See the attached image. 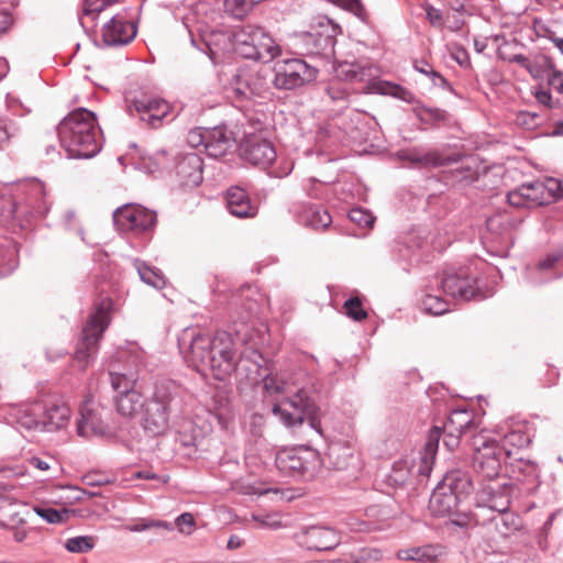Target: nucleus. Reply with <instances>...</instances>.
Wrapping results in <instances>:
<instances>
[{
  "mask_svg": "<svg viewBox=\"0 0 563 563\" xmlns=\"http://www.w3.org/2000/svg\"><path fill=\"white\" fill-rule=\"evenodd\" d=\"M264 388L271 394H290L289 397L275 404L272 411L274 416L286 427H295L308 421L310 428L321 434L318 407L306 385H299L297 380L288 382L272 374L264 377Z\"/></svg>",
  "mask_w": 563,
  "mask_h": 563,
  "instance_id": "1",
  "label": "nucleus"
},
{
  "mask_svg": "<svg viewBox=\"0 0 563 563\" xmlns=\"http://www.w3.org/2000/svg\"><path fill=\"white\" fill-rule=\"evenodd\" d=\"M233 332L234 336L227 331H218L213 335L210 372L218 380H224L235 371L239 361L235 347L238 342L250 345L249 349L241 352L242 357L250 358L257 367H261L264 361L258 350L263 340L260 343L256 342L246 323H241V327L236 324Z\"/></svg>",
  "mask_w": 563,
  "mask_h": 563,
  "instance_id": "2",
  "label": "nucleus"
},
{
  "mask_svg": "<svg viewBox=\"0 0 563 563\" xmlns=\"http://www.w3.org/2000/svg\"><path fill=\"white\" fill-rule=\"evenodd\" d=\"M60 146L69 158H91L101 150V131L96 114L78 108L57 126Z\"/></svg>",
  "mask_w": 563,
  "mask_h": 563,
  "instance_id": "3",
  "label": "nucleus"
},
{
  "mask_svg": "<svg viewBox=\"0 0 563 563\" xmlns=\"http://www.w3.org/2000/svg\"><path fill=\"white\" fill-rule=\"evenodd\" d=\"M69 406L58 398H42L10 408L9 421L26 431L54 432L65 428L70 420Z\"/></svg>",
  "mask_w": 563,
  "mask_h": 563,
  "instance_id": "4",
  "label": "nucleus"
},
{
  "mask_svg": "<svg viewBox=\"0 0 563 563\" xmlns=\"http://www.w3.org/2000/svg\"><path fill=\"white\" fill-rule=\"evenodd\" d=\"M186 415L178 388L172 383L159 384L145 401L142 427L153 437L161 435L170 427H177Z\"/></svg>",
  "mask_w": 563,
  "mask_h": 563,
  "instance_id": "5",
  "label": "nucleus"
},
{
  "mask_svg": "<svg viewBox=\"0 0 563 563\" xmlns=\"http://www.w3.org/2000/svg\"><path fill=\"white\" fill-rule=\"evenodd\" d=\"M235 52L244 58L269 63L282 54L272 35L257 25H242L232 32Z\"/></svg>",
  "mask_w": 563,
  "mask_h": 563,
  "instance_id": "6",
  "label": "nucleus"
},
{
  "mask_svg": "<svg viewBox=\"0 0 563 563\" xmlns=\"http://www.w3.org/2000/svg\"><path fill=\"white\" fill-rule=\"evenodd\" d=\"M240 151L244 161L266 169L272 177H286L294 168L292 161L278 158L273 143L255 133H245Z\"/></svg>",
  "mask_w": 563,
  "mask_h": 563,
  "instance_id": "7",
  "label": "nucleus"
},
{
  "mask_svg": "<svg viewBox=\"0 0 563 563\" xmlns=\"http://www.w3.org/2000/svg\"><path fill=\"white\" fill-rule=\"evenodd\" d=\"M112 305L110 298L101 299L82 329L75 351V362L80 369H86L98 353L99 342L110 323Z\"/></svg>",
  "mask_w": 563,
  "mask_h": 563,
  "instance_id": "8",
  "label": "nucleus"
},
{
  "mask_svg": "<svg viewBox=\"0 0 563 563\" xmlns=\"http://www.w3.org/2000/svg\"><path fill=\"white\" fill-rule=\"evenodd\" d=\"M48 209L44 184L30 179L18 186L10 214L21 228H26L34 219L44 217Z\"/></svg>",
  "mask_w": 563,
  "mask_h": 563,
  "instance_id": "9",
  "label": "nucleus"
},
{
  "mask_svg": "<svg viewBox=\"0 0 563 563\" xmlns=\"http://www.w3.org/2000/svg\"><path fill=\"white\" fill-rule=\"evenodd\" d=\"M472 467L483 479H495L499 476L507 455L499 445L493 432L482 430L472 438Z\"/></svg>",
  "mask_w": 563,
  "mask_h": 563,
  "instance_id": "10",
  "label": "nucleus"
},
{
  "mask_svg": "<svg viewBox=\"0 0 563 563\" xmlns=\"http://www.w3.org/2000/svg\"><path fill=\"white\" fill-rule=\"evenodd\" d=\"M277 468L298 479H313L322 468L320 453L309 446L284 449L276 454Z\"/></svg>",
  "mask_w": 563,
  "mask_h": 563,
  "instance_id": "11",
  "label": "nucleus"
},
{
  "mask_svg": "<svg viewBox=\"0 0 563 563\" xmlns=\"http://www.w3.org/2000/svg\"><path fill=\"white\" fill-rule=\"evenodd\" d=\"M563 196L562 181L548 178L522 184L507 196L508 202L517 208H536L551 203Z\"/></svg>",
  "mask_w": 563,
  "mask_h": 563,
  "instance_id": "12",
  "label": "nucleus"
},
{
  "mask_svg": "<svg viewBox=\"0 0 563 563\" xmlns=\"http://www.w3.org/2000/svg\"><path fill=\"white\" fill-rule=\"evenodd\" d=\"M213 335L202 331L198 327H189L183 330L178 338V347L184 360L197 372L210 371Z\"/></svg>",
  "mask_w": 563,
  "mask_h": 563,
  "instance_id": "13",
  "label": "nucleus"
},
{
  "mask_svg": "<svg viewBox=\"0 0 563 563\" xmlns=\"http://www.w3.org/2000/svg\"><path fill=\"white\" fill-rule=\"evenodd\" d=\"M471 488V482L462 478L459 472L446 474L443 481L433 489L429 509L438 517H444L454 512L463 494H467Z\"/></svg>",
  "mask_w": 563,
  "mask_h": 563,
  "instance_id": "14",
  "label": "nucleus"
},
{
  "mask_svg": "<svg viewBox=\"0 0 563 563\" xmlns=\"http://www.w3.org/2000/svg\"><path fill=\"white\" fill-rule=\"evenodd\" d=\"M435 286L453 299L459 300H483L489 296L482 289L479 280L472 275L467 268H460L456 272H448L441 278L435 277Z\"/></svg>",
  "mask_w": 563,
  "mask_h": 563,
  "instance_id": "15",
  "label": "nucleus"
},
{
  "mask_svg": "<svg viewBox=\"0 0 563 563\" xmlns=\"http://www.w3.org/2000/svg\"><path fill=\"white\" fill-rule=\"evenodd\" d=\"M431 471L428 462L412 451L393 463L386 483L394 487L415 486L428 479Z\"/></svg>",
  "mask_w": 563,
  "mask_h": 563,
  "instance_id": "16",
  "label": "nucleus"
},
{
  "mask_svg": "<svg viewBox=\"0 0 563 563\" xmlns=\"http://www.w3.org/2000/svg\"><path fill=\"white\" fill-rule=\"evenodd\" d=\"M113 223L120 233L139 235L153 231L156 213L141 205L126 203L113 212Z\"/></svg>",
  "mask_w": 563,
  "mask_h": 563,
  "instance_id": "17",
  "label": "nucleus"
},
{
  "mask_svg": "<svg viewBox=\"0 0 563 563\" xmlns=\"http://www.w3.org/2000/svg\"><path fill=\"white\" fill-rule=\"evenodd\" d=\"M273 84L277 89L291 90L313 81L318 76L317 68L303 59L290 58L277 62L274 66Z\"/></svg>",
  "mask_w": 563,
  "mask_h": 563,
  "instance_id": "18",
  "label": "nucleus"
},
{
  "mask_svg": "<svg viewBox=\"0 0 563 563\" xmlns=\"http://www.w3.org/2000/svg\"><path fill=\"white\" fill-rule=\"evenodd\" d=\"M144 365V352L136 344L121 347L115 353L114 362L109 365L110 380L113 377H132L136 382L140 369Z\"/></svg>",
  "mask_w": 563,
  "mask_h": 563,
  "instance_id": "19",
  "label": "nucleus"
},
{
  "mask_svg": "<svg viewBox=\"0 0 563 563\" xmlns=\"http://www.w3.org/2000/svg\"><path fill=\"white\" fill-rule=\"evenodd\" d=\"M129 112L132 115L136 113L140 120L147 122L150 126L158 128L169 115L170 106L162 98L144 95L130 101Z\"/></svg>",
  "mask_w": 563,
  "mask_h": 563,
  "instance_id": "20",
  "label": "nucleus"
},
{
  "mask_svg": "<svg viewBox=\"0 0 563 563\" xmlns=\"http://www.w3.org/2000/svg\"><path fill=\"white\" fill-rule=\"evenodd\" d=\"M132 377L122 378L113 377L111 386L115 393L114 402L117 410L120 415L130 417L144 407L145 402L142 400V395L134 389Z\"/></svg>",
  "mask_w": 563,
  "mask_h": 563,
  "instance_id": "21",
  "label": "nucleus"
},
{
  "mask_svg": "<svg viewBox=\"0 0 563 563\" xmlns=\"http://www.w3.org/2000/svg\"><path fill=\"white\" fill-rule=\"evenodd\" d=\"M298 543L308 550L329 551L341 542V533L327 526H311L296 534Z\"/></svg>",
  "mask_w": 563,
  "mask_h": 563,
  "instance_id": "22",
  "label": "nucleus"
},
{
  "mask_svg": "<svg viewBox=\"0 0 563 563\" xmlns=\"http://www.w3.org/2000/svg\"><path fill=\"white\" fill-rule=\"evenodd\" d=\"M518 224L519 221L506 211L495 213L487 219L488 239L499 245L503 255H506L514 244V230Z\"/></svg>",
  "mask_w": 563,
  "mask_h": 563,
  "instance_id": "23",
  "label": "nucleus"
},
{
  "mask_svg": "<svg viewBox=\"0 0 563 563\" xmlns=\"http://www.w3.org/2000/svg\"><path fill=\"white\" fill-rule=\"evenodd\" d=\"M497 440L503 442L500 446L508 459H511L514 449L527 448L531 442L532 434L526 421H510L499 426L493 433Z\"/></svg>",
  "mask_w": 563,
  "mask_h": 563,
  "instance_id": "24",
  "label": "nucleus"
},
{
  "mask_svg": "<svg viewBox=\"0 0 563 563\" xmlns=\"http://www.w3.org/2000/svg\"><path fill=\"white\" fill-rule=\"evenodd\" d=\"M109 431L108 424L102 419V412L92 399L87 398L79 409L77 420V433L84 438L101 437Z\"/></svg>",
  "mask_w": 563,
  "mask_h": 563,
  "instance_id": "25",
  "label": "nucleus"
},
{
  "mask_svg": "<svg viewBox=\"0 0 563 563\" xmlns=\"http://www.w3.org/2000/svg\"><path fill=\"white\" fill-rule=\"evenodd\" d=\"M335 76L349 82L366 84L368 91L377 92L379 76L378 68L373 64L341 63L335 68Z\"/></svg>",
  "mask_w": 563,
  "mask_h": 563,
  "instance_id": "26",
  "label": "nucleus"
},
{
  "mask_svg": "<svg viewBox=\"0 0 563 563\" xmlns=\"http://www.w3.org/2000/svg\"><path fill=\"white\" fill-rule=\"evenodd\" d=\"M136 36V25L122 14H115L102 27V41L107 46H123Z\"/></svg>",
  "mask_w": 563,
  "mask_h": 563,
  "instance_id": "27",
  "label": "nucleus"
},
{
  "mask_svg": "<svg viewBox=\"0 0 563 563\" xmlns=\"http://www.w3.org/2000/svg\"><path fill=\"white\" fill-rule=\"evenodd\" d=\"M398 156L411 167L417 168L440 167L457 162L455 157L445 156L438 150H424L422 147L402 150Z\"/></svg>",
  "mask_w": 563,
  "mask_h": 563,
  "instance_id": "28",
  "label": "nucleus"
},
{
  "mask_svg": "<svg viewBox=\"0 0 563 563\" xmlns=\"http://www.w3.org/2000/svg\"><path fill=\"white\" fill-rule=\"evenodd\" d=\"M538 544L542 550L561 551L563 548V512H552L537 536Z\"/></svg>",
  "mask_w": 563,
  "mask_h": 563,
  "instance_id": "29",
  "label": "nucleus"
},
{
  "mask_svg": "<svg viewBox=\"0 0 563 563\" xmlns=\"http://www.w3.org/2000/svg\"><path fill=\"white\" fill-rule=\"evenodd\" d=\"M175 170L181 186L196 187L202 181V158L197 153L183 154Z\"/></svg>",
  "mask_w": 563,
  "mask_h": 563,
  "instance_id": "30",
  "label": "nucleus"
},
{
  "mask_svg": "<svg viewBox=\"0 0 563 563\" xmlns=\"http://www.w3.org/2000/svg\"><path fill=\"white\" fill-rule=\"evenodd\" d=\"M234 145L231 131L225 125L208 128L205 134V152L208 156L218 158L225 155Z\"/></svg>",
  "mask_w": 563,
  "mask_h": 563,
  "instance_id": "31",
  "label": "nucleus"
},
{
  "mask_svg": "<svg viewBox=\"0 0 563 563\" xmlns=\"http://www.w3.org/2000/svg\"><path fill=\"white\" fill-rule=\"evenodd\" d=\"M563 258L560 253L549 254L533 268L528 269V279L532 284L550 282L563 275Z\"/></svg>",
  "mask_w": 563,
  "mask_h": 563,
  "instance_id": "32",
  "label": "nucleus"
},
{
  "mask_svg": "<svg viewBox=\"0 0 563 563\" xmlns=\"http://www.w3.org/2000/svg\"><path fill=\"white\" fill-rule=\"evenodd\" d=\"M335 40L330 34L307 32L298 36V45L306 55H328L333 52Z\"/></svg>",
  "mask_w": 563,
  "mask_h": 563,
  "instance_id": "33",
  "label": "nucleus"
},
{
  "mask_svg": "<svg viewBox=\"0 0 563 563\" xmlns=\"http://www.w3.org/2000/svg\"><path fill=\"white\" fill-rule=\"evenodd\" d=\"M23 475L24 471L22 468L0 471V508L5 504L13 505L21 498V488L16 481Z\"/></svg>",
  "mask_w": 563,
  "mask_h": 563,
  "instance_id": "34",
  "label": "nucleus"
},
{
  "mask_svg": "<svg viewBox=\"0 0 563 563\" xmlns=\"http://www.w3.org/2000/svg\"><path fill=\"white\" fill-rule=\"evenodd\" d=\"M227 208L236 218H253L257 214V207L251 202L246 191L240 187H232L228 190Z\"/></svg>",
  "mask_w": 563,
  "mask_h": 563,
  "instance_id": "35",
  "label": "nucleus"
},
{
  "mask_svg": "<svg viewBox=\"0 0 563 563\" xmlns=\"http://www.w3.org/2000/svg\"><path fill=\"white\" fill-rule=\"evenodd\" d=\"M511 476L526 485V490H532L538 485L539 467L531 460L518 457L509 462Z\"/></svg>",
  "mask_w": 563,
  "mask_h": 563,
  "instance_id": "36",
  "label": "nucleus"
},
{
  "mask_svg": "<svg viewBox=\"0 0 563 563\" xmlns=\"http://www.w3.org/2000/svg\"><path fill=\"white\" fill-rule=\"evenodd\" d=\"M297 220L300 224L311 228L312 230H324L332 223L330 213L316 205L302 206L296 211Z\"/></svg>",
  "mask_w": 563,
  "mask_h": 563,
  "instance_id": "37",
  "label": "nucleus"
},
{
  "mask_svg": "<svg viewBox=\"0 0 563 563\" xmlns=\"http://www.w3.org/2000/svg\"><path fill=\"white\" fill-rule=\"evenodd\" d=\"M481 500L484 507L496 511L497 515L508 512L510 507V497L507 484L498 486L497 488H494L490 485L484 487Z\"/></svg>",
  "mask_w": 563,
  "mask_h": 563,
  "instance_id": "38",
  "label": "nucleus"
},
{
  "mask_svg": "<svg viewBox=\"0 0 563 563\" xmlns=\"http://www.w3.org/2000/svg\"><path fill=\"white\" fill-rule=\"evenodd\" d=\"M441 287L428 285L421 299V309L429 314L441 316L449 311V302L438 292Z\"/></svg>",
  "mask_w": 563,
  "mask_h": 563,
  "instance_id": "39",
  "label": "nucleus"
},
{
  "mask_svg": "<svg viewBox=\"0 0 563 563\" xmlns=\"http://www.w3.org/2000/svg\"><path fill=\"white\" fill-rule=\"evenodd\" d=\"M251 79V70H239L228 88L229 97L234 101L250 100L252 98Z\"/></svg>",
  "mask_w": 563,
  "mask_h": 563,
  "instance_id": "40",
  "label": "nucleus"
},
{
  "mask_svg": "<svg viewBox=\"0 0 563 563\" xmlns=\"http://www.w3.org/2000/svg\"><path fill=\"white\" fill-rule=\"evenodd\" d=\"M474 413L466 409L453 410L444 424V433L463 434L473 428Z\"/></svg>",
  "mask_w": 563,
  "mask_h": 563,
  "instance_id": "41",
  "label": "nucleus"
},
{
  "mask_svg": "<svg viewBox=\"0 0 563 563\" xmlns=\"http://www.w3.org/2000/svg\"><path fill=\"white\" fill-rule=\"evenodd\" d=\"M133 265L143 283L157 289L165 286V278L159 269L140 260H134Z\"/></svg>",
  "mask_w": 563,
  "mask_h": 563,
  "instance_id": "42",
  "label": "nucleus"
},
{
  "mask_svg": "<svg viewBox=\"0 0 563 563\" xmlns=\"http://www.w3.org/2000/svg\"><path fill=\"white\" fill-rule=\"evenodd\" d=\"M490 521L501 537H508L521 527V519L510 511L496 515Z\"/></svg>",
  "mask_w": 563,
  "mask_h": 563,
  "instance_id": "43",
  "label": "nucleus"
},
{
  "mask_svg": "<svg viewBox=\"0 0 563 563\" xmlns=\"http://www.w3.org/2000/svg\"><path fill=\"white\" fill-rule=\"evenodd\" d=\"M553 70L555 69L552 59L543 54L536 55L529 60V64H527V71L534 79L549 78V75H551Z\"/></svg>",
  "mask_w": 563,
  "mask_h": 563,
  "instance_id": "44",
  "label": "nucleus"
},
{
  "mask_svg": "<svg viewBox=\"0 0 563 563\" xmlns=\"http://www.w3.org/2000/svg\"><path fill=\"white\" fill-rule=\"evenodd\" d=\"M441 438V430L438 427H434L430 430L428 434L427 442L424 444V448L420 451H413L416 454H419L420 457L423 459V461L428 462L429 466L431 468L433 467L435 455L439 448V441Z\"/></svg>",
  "mask_w": 563,
  "mask_h": 563,
  "instance_id": "45",
  "label": "nucleus"
},
{
  "mask_svg": "<svg viewBox=\"0 0 563 563\" xmlns=\"http://www.w3.org/2000/svg\"><path fill=\"white\" fill-rule=\"evenodd\" d=\"M377 92L391 96L407 103L416 101L415 95L409 89L389 81H379Z\"/></svg>",
  "mask_w": 563,
  "mask_h": 563,
  "instance_id": "46",
  "label": "nucleus"
},
{
  "mask_svg": "<svg viewBox=\"0 0 563 563\" xmlns=\"http://www.w3.org/2000/svg\"><path fill=\"white\" fill-rule=\"evenodd\" d=\"M15 246L7 240H0V277L15 267Z\"/></svg>",
  "mask_w": 563,
  "mask_h": 563,
  "instance_id": "47",
  "label": "nucleus"
},
{
  "mask_svg": "<svg viewBox=\"0 0 563 563\" xmlns=\"http://www.w3.org/2000/svg\"><path fill=\"white\" fill-rule=\"evenodd\" d=\"M126 530L131 532H142L150 529L173 531L174 526L172 522L164 520H155L150 518H140L133 523L128 525Z\"/></svg>",
  "mask_w": 563,
  "mask_h": 563,
  "instance_id": "48",
  "label": "nucleus"
},
{
  "mask_svg": "<svg viewBox=\"0 0 563 563\" xmlns=\"http://www.w3.org/2000/svg\"><path fill=\"white\" fill-rule=\"evenodd\" d=\"M439 550L432 545L421 548H412L398 552V558L401 560L422 561L433 560L438 556Z\"/></svg>",
  "mask_w": 563,
  "mask_h": 563,
  "instance_id": "49",
  "label": "nucleus"
},
{
  "mask_svg": "<svg viewBox=\"0 0 563 563\" xmlns=\"http://www.w3.org/2000/svg\"><path fill=\"white\" fill-rule=\"evenodd\" d=\"M95 538L91 536H78L66 540L65 548L71 553H86L93 549Z\"/></svg>",
  "mask_w": 563,
  "mask_h": 563,
  "instance_id": "50",
  "label": "nucleus"
},
{
  "mask_svg": "<svg viewBox=\"0 0 563 563\" xmlns=\"http://www.w3.org/2000/svg\"><path fill=\"white\" fill-rule=\"evenodd\" d=\"M347 82L349 81H345L344 79H340L339 77H336V79L332 80L329 84L327 92L331 100L343 103L347 102L351 91Z\"/></svg>",
  "mask_w": 563,
  "mask_h": 563,
  "instance_id": "51",
  "label": "nucleus"
},
{
  "mask_svg": "<svg viewBox=\"0 0 563 563\" xmlns=\"http://www.w3.org/2000/svg\"><path fill=\"white\" fill-rule=\"evenodd\" d=\"M34 511L48 523H60L68 517L67 509H55L52 507L35 506Z\"/></svg>",
  "mask_w": 563,
  "mask_h": 563,
  "instance_id": "52",
  "label": "nucleus"
},
{
  "mask_svg": "<svg viewBox=\"0 0 563 563\" xmlns=\"http://www.w3.org/2000/svg\"><path fill=\"white\" fill-rule=\"evenodd\" d=\"M120 0H84V14L96 19L102 11Z\"/></svg>",
  "mask_w": 563,
  "mask_h": 563,
  "instance_id": "53",
  "label": "nucleus"
},
{
  "mask_svg": "<svg viewBox=\"0 0 563 563\" xmlns=\"http://www.w3.org/2000/svg\"><path fill=\"white\" fill-rule=\"evenodd\" d=\"M303 189L308 197L323 199L327 196L328 186L317 178L310 177L303 183Z\"/></svg>",
  "mask_w": 563,
  "mask_h": 563,
  "instance_id": "54",
  "label": "nucleus"
},
{
  "mask_svg": "<svg viewBox=\"0 0 563 563\" xmlns=\"http://www.w3.org/2000/svg\"><path fill=\"white\" fill-rule=\"evenodd\" d=\"M16 516L18 515L12 516L9 529L12 533L14 541L23 542L26 540L31 529L26 527V521L23 518H16Z\"/></svg>",
  "mask_w": 563,
  "mask_h": 563,
  "instance_id": "55",
  "label": "nucleus"
},
{
  "mask_svg": "<svg viewBox=\"0 0 563 563\" xmlns=\"http://www.w3.org/2000/svg\"><path fill=\"white\" fill-rule=\"evenodd\" d=\"M344 310L346 316L355 321H362L367 318V312L363 309L361 300L357 297L349 298L344 302Z\"/></svg>",
  "mask_w": 563,
  "mask_h": 563,
  "instance_id": "56",
  "label": "nucleus"
},
{
  "mask_svg": "<svg viewBox=\"0 0 563 563\" xmlns=\"http://www.w3.org/2000/svg\"><path fill=\"white\" fill-rule=\"evenodd\" d=\"M418 117L422 122L437 123L443 122L448 119V112L439 108H421L418 111Z\"/></svg>",
  "mask_w": 563,
  "mask_h": 563,
  "instance_id": "57",
  "label": "nucleus"
},
{
  "mask_svg": "<svg viewBox=\"0 0 563 563\" xmlns=\"http://www.w3.org/2000/svg\"><path fill=\"white\" fill-rule=\"evenodd\" d=\"M349 219L361 228H371L375 218L371 212L362 208H353L349 212Z\"/></svg>",
  "mask_w": 563,
  "mask_h": 563,
  "instance_id": "58",
  "label": "nucleus"
},
{
  "mask_svg": "<svg viewBox=\"0 0 563 563\" xmlns=\"http://www.w3.org/2000/svg\"><path fill=\"white\" fill-rule=\"evenodd\" d=\"M251 89H252V98L261 97L265 98L268 92V82L267 80L261 76L258 73L251 71Z\"/></svg>",
  "mask_w": 563,
  "mask_h": 563,
  "instance_id": "59",
  "label": "nucleus"
},
{
  "mask_svg": "<svg viewBox=\"0 0 563 563\" xmlns=\"http://www.w3.org/2000/svg\"><path fill=\"white\" fill-rule=\"evenodd\" d=\"M19 128L11 120H0V147L3 146L11 137L15 136Z\"/></svg>",
  "mask_w": 563,
  "mask_h": 563,
  "instance_id": "60",
  "label": "nucleus"
},
{
  "mask_svg": "<svg viewBox=\"0 0 563 563\" xmlns=\"http://www.w3.org/2000/svg\"><path fill=\"white\" fill-rule=\"evenodd\" d=\"M415 69L421 74H424V75H428V76H431L432 79H433V84L434 85H442V84H445L446 80L444 79V77L442 75H440L438 71H435L432 66L424 62V60H421V62H416L415 63Z\"/></svg>",
  "mask_w": 563,
  "mask_h": 563,
  "instance_id": "61",
  "label": "nucleus"
},
{
  "mask_svg": "<svg viewBox=\"0 0 563 563\" xmlns=\"http://www.w3.org/2000/svg\"><path fill=\"white\" fill-rule=\"evenodd\" d=\"M174 528L176 527L179 532L190 534L192 528L195 527V518L190 512H184L178 516L173 523Z\"/></svg>",
  "mask_w": 563,
  "mask_h": 563,
  "instance_id": "62",
  "label": "nucleus"
},
{
  "mask_svg": "<svg viewBox=\"0 0 563 563\" xmlns=\"http://www.w3.org/2000/svg\"><path fill=\"white\" fill-rule=\"evenodd\" d=\"M252 520L260 528L278 529L282 527L280 521L274 515H252Z\"/></svg>",
  "mask_w": 563,
  "mask_h": 563,
  "instance_id": "63",
  "label": "nucleus"
},
{
  "mask_svg": "<svg viewBox=\"0 0 563 563\" xmlns=\"http://www.w3.org/2000/svg\"><path fill=\"white\" fill-rule=\"evenodd\" d=\"M27 463L30 466L46 472L51 468L52 463H55L54 459L52 456H32L27 460Z\"/></svg>",
  "mask_w": 563,
  "mask_h": 563,
  "instance_id": "64",
  "label": "nucleus"
}]
</instances>
